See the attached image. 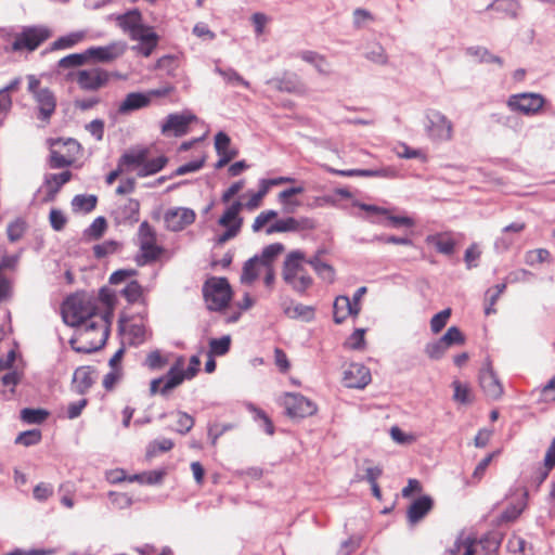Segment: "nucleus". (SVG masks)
Masks as SVG:
<instances>
[{
  "mask_svg": "<svg viewBox=\"0 0 555 555\" xmlns=\"http://www.w3.org/2000/svg\"><path fill=\"white\" fill-rule=\"evenodd\" d=\"M121 294L130 304L143 300V288L137 281L128 283Z\"/></svg>",
  "mask_w": 555,
  "mask_h": 555,
  "instance_id": "nucleus-46",
  "label": "nucleus"
},
{
  "mask_svg": "<svg viewBox=\"0 0 555 555\" xmlns=\"http://www.w3.org/2000/svg\"><path fill=\"white\" fill-rule=\"evenodd\" d=\"M169 364V357L159 350L151 351L145 359V365L152 371H159Z\"/></svg>",
  "mask_w": 555,
  "mask_h": 555,
  "instance_id": "nucleus-40",
  "label": "nucleus"
},
{
  "mask_svg": "<svg viewBox=\"0 0 555 555\" xmlns=\"http://www.w3.org/2000/svg\"><path fill=\"white\" fill-rule=\"evenodd\" d=\"M395 153L400 158H417L423 163H426L428 159L427 154L423 150L412 149L405 143H398L395 147Z\"/></svg>",
  "mask_w": 555,
  "mask_h": 555,
  "instance_id": "nucleus-37",
  "label": "nucleus"
},
{
  "mask_svg": "<svg viewBox=\"0 0 555 555\" xmlns=\"http://www.w3.org/2000/svg\"><path fill=\"white\" fill-rule=\"evenodd\" d=\"M113 76L114 74L96 66L72 72L67 75V79L76 81L82 91L95 92L105 88Z\"/></svg>",
  "mask_w": 555,
  "mask_h": 555,
  "instance_id": "nucleus-8",
  "label": "nucleus"
},
{
  "mask_svg": "<svg viewBox=\"0 0 555 555\" xmlns=\"http://www.w3.org/2000/svg\"><path fill=\"white\" fill-rule=\"evenodd\" d=\"M353 307L351 305V300L347 296H338L336 297L333 305V317L335 323L339 324L344 322L349 315L357 317L353 311Z\"/></svg>",
  "mask_w": 555,
  "mask_h": 555,
  "instance_id": "nucleus-30",
  "label": "nucleus"
},
{
  "mask_svg": "<svg viewBox=\"0 0 555 555\" xmlns=\"http://www.w3.org/2000/svg\"><path fill=\"white\" fill-rule=\"evenodd\" d=\"M25 229V222L20 219L9 223L7 228L8 238L11 242L18 241L24 235Z\"/></svg>",
  "mask_w": 555,
  "mask_h": 555,
  "instance_id": "nucleus-59",
  "label": "nucleus"
},
{
  "mask_svg": "<svg viewBox=\"0 0 555 555\" xmlns=\"http://www.w3.org/2000/svg\"><path fill=\"white\" fill-rule=\"evenodd\" d=\"M301 60L315 66L321 74L330 73V64L327 63L324 55H321L314 51H302L300 53Z\"/></svg>",
  "mask_w": 555,
  "mask_h": 555,
  "instance_id": "nucleus-36",
  "label": "nucleus"
},
{
  "mask_svg": "<svg viewBox=\"0 0 555 555\" xmlns=\"http://www.w3.org/2000/svg\"><path fill=\"white\" fill-rule=\"evenodd\" d=\"M193 34L204 40V41H210L216 38V34L209 29L208 25L205 23H197L193 27Z\"/></svg>",
  "mask_w": 555,
  "mask_h": 555,
  "instance_id": "nucleus-64",
  "label": "nucleus"
},
{
  "mask_svg": "<svg viewBox=\"0 0 555 555\" xmlns=\"http://www.w3.org/2000/svg\"><path fill=\"white\" fill-rule=\"evenodd\" d=\"M95 370L92 366H79L74 372L73 388L79 395H85L89 391L94 383L93 375Z\"/></svg>",
  "mask_w": 555,
  "mask_h": 555,
  "instance_id": "nucleus-26",
  "label": "nucleus"
},
{
  "mask_svg": "<svg viewBox=\"0 0 555 555\" xmlns=\"http://www.w3.org/2000/svg\"><path fill=\"white\" fill-rule=\"evenodd\" d=\"M436 249L443 255H451L454 251L455 242L450 237L438 235L434 237Z\"/></svg>",
  "mask_w": 555,
  "mask_h": 555,
  "instance_id": "nucleus-62",
  "label": "nucleus"
},
{
  "mask_svg": "<svg viewBox=\"0 0 555 555\" xmlns=\"http://www.w3.org/2000/svg\"><path fill=\"white\" fill-rule=\"evenodd\" d=\"M150 105V95L142 92H130L119 103L117 112L120 115H127L131 112L147 107Z\"/></svg>",
  "mask_w": 555,
  "mask_h": 555,
  "instance_id": "nucleus-25",
  "label": "nucleus"
},
{
  "mask_svg": "<svg viewBox=\"0 0 555 555\" xmlns=\"http://www.w3.org/2000/svg\"><path fill=\"white\" fill-rule=\"evenodd\" d=\"M452 387L454 389L453 399L456 402L462 404H468L473 402L472 390L467 384H463L460 380H454L452 383Z\"/></svg>",
  "mask_w": 555,
  "mask_h": 555,
  "instance_id": "nucleus-41",
  "label": "nucleus"
},
{
  "mask_svg": "<svg viewBox=\"0 0 555 555\" xmlns=\"http://www.w3.org/2000/svg\"><path fill=\"white\" fill-rule=\"evenodd\" d=\"M308 260L304 251L296 249L289 251L283 262L282 278L284 282L300 294L313 284V279L307 270Z\"/></svg>",
  "mask_w": 555,
  "mask_h": 555,
  "instance_id": "nucleus-4",
  "label": "nucleus"
},
{
  "mask_svg": "<svg viewBox=\"0 0 555 555\" xmlns=\"http://www.w3.org/2000/svg\"><path fill=\"white\" fill-rule=\"evenodd\" d=\"M88 62L87 50L83 53H73L59 61L60 68L80 67Z\"/></svg>",
  "mask_w": 555,
  "mask_h": 555,
  "instance_id": "nucleus-43",
  "label": "nucleus"
},
{
  "mask_svg": "<svg viewBox=\"0 0 555 555\" xmlns=\"http://www.w3.org/2000/svg\"><path fill=\"white\" fill-rule=\"evenodd\" d=\"M138 241L141 256L145 262L155 261L164 251L163 247L157 244L156 231L147 221L140 224Z\"/></svg>",
  "mask_w": 555,
  "mask_h": 555,
  "instance_id": "nucleus-13",
  "label": "nucleus"
},
{
  "mask_svg": "<svg viewBox=\"0 0 555 555\" xmlns=\"http://www.w3.org/2000/svg\"><path fill=\"white\" fill-rule=\"evenodd\" d=\"M545 103V99L539 93H519L513 94L507 101V105L513 109L525 115L538 114Z\"/></svg>",
  "mask_w": 555,
  "mask_h": 555,
  "instance_id": "nucleus-14",
  "label": "nucleus"
},
{
  "mask_svg": "<svg viewBox=\"0 0 555 555\" xmlns=\"http://www.w3.org/2000/svg\"><path fill=\"white\" fill-rule=\"evenodd\" d=\"M441 341L447 346L463 345L465 344V336L459 327L451 326L441 337Z\"/></svg>",
  "mask_w": 555,
  "mask_h": 555,
  "instance_id": "nucleus-54",
  "label": "nucleus"
},
{
  "mask_svg": "<svg viewBox=\"0 0 555 555\" xmlns=\"http://www.w3.org/2000/svg\"><path fill=\"white\" fill-rule=\"evenodd\" d=\"M99 314L98 300L85 292L68 296L62 305V318L70 326H81Z\"/></svg>",
  "mask_w": 555,
  "mask_h": 555,
  "instance_id": "nucleus-3",
  "label": "nucleus"
},
{
  "mask_svg": "<svg viewBox=\"0 0 555 555\" xmlns=\"http://www.w3.org/2000/svg\"><path fill=\"white\" fill-rule=\"evenodd\" d=\"M50 145L49 166L53 169L72 166L82 150L80 143L72 138L51 140Z\"/></svg>",
  "mask_w": 555,
  "mask_h": 555,
  "instance_id": "nucleus-6",
  "label": "nucleus"
},
{
  "mask_svg": "<svg viewBox=\"0 0 555 555\" xmlns=\"http://www.w3.org/2000/svg\"><path fill=\"white\" fill-rule=\"evenodd\" d=\"M304 192V188L296 186L286 189L279 193V202L285 207L286 211L293 212L295 208L300 206V202L297 199H294L293 197L297 194H301Z\"/></svg>",
  "mask_w": 555,
  "mask_h": 555,
  "instance_id": "nucleus-34",
  "label": "nucleus"
},
{
  "mask_svg": "<svg viewBox=\"0 0 555 555\" xmlns=\"http://www.w3.org/2000/svg\"><path fill=\"white\" fill-rule=\"evenodd\" d=\"M49 220L52 229L55 231H62L67 223V218L65 217L63 211L56 208L51 209Z\"/></svg>",
  "mask_w": 555,
  "mask_h": 555,
  "instance_id": "nucleus-63",
  "label": "nucleus"
},
{
  "mask_svg": "<svg viewBox=\"0 0 555 555\" xmlns=\"http://www.w3.org/2000/svg\"><path fill=\"white\" fill-rule=\"evenodd\" d=\"M72 172L66 170L61 173H51L48 175L44 179V184L48 190V196L46 201H53L55 195L59 193L61 188L70 181Z\"/></svg>",
  "mask_w": 555,
  "mask_h": 555,
  "instance_id": "nucleus-29",
  "label": "nucleus"
},
{
  "mask_svg": "<svg viewBox=\"0 0 555 555\" xmlns=\"http://www.w3.org/2000/svg\"><path fill=\"white\" fill-rule=\"evenodd\" d=\"M166 163L167 158L164 156L149 159L146 150H131L122 154L118 160L125 173L135 171L139 177L157 173L165 167Z\"/></svg>",
  "mask_w": 555,
  "mask_h": 555,
  "instance_id": "nucleus-5",
  "label": "nucleus"
},
{
  "mask_svg": "<svg viewBox=\"0 0 555 555\" xmlns=\"http://www.w3.org/2000/svg\"><path fill=\"white\" fill-rule=\"evenodd\" d=\"M106 229H107L106 219L104 217H98L92 221V223L88 228L87 235L90 238L99 240L100 237H102V235L104 234Z\"/></svg>",
  "mask_w": 555,
  "mask_h": 555,
  "instance_id": "nucleus-57",
  "label": "nucleus"
},
{
  "mask_svg": "<svg viewBox=\"0 0 555 555\" xmlns=\"http://www.w3.org/2000/svg\"><path fill=\"white\" fill-rule=\"evenodd\" d=\"M370 370L360 363H350L344 371L343 380L348 388L362 389L371 382Z\"/></svg>",
  "mask_w": 555,
  "mask_h": 555,
  "instance_id": "nucleus-17",
  "label": "nucleus"
},
{
  "mask_svg": "<svg viewBox=\"0 0 555 555\" xmlns=\"http://www.w3.org/2000/svg\"><path fill=\"white\" fill-rule=\"evenodd\" d=\"M79 327L80 336L89 347H104L111 328V320L107 314L95 315L91 322H87Z\"/></svg>",
  "mask_w": 555,
  "mask_h": 555,
  "instance_id": "nucleus-10",
  "label": "nucleus"
},
{
  "mask_svg": "<svg viewBox=\"0 0 555 555\" xmlns=\"http://www.w3.org/2000/svg\"><path fill=\"white\" fill-rule=\"evenodd\" d=\"M294 179L289 177H279L273 179H262L259 182V190L256 192L261 198H264L270 189L275 185L293 182Z\"/></svg>",
  "mask_w": 555,
  "mask_h": 555,
  "instance_id": "nucleus-47",
  "label": "nucleus"
},
{
  "mask_svg": "<svg viewBox=\"0 0 555 555\" xmlns=\"http://www.w3.org/2000/svg\"><path fill=\"white\" fill-rule=\"evenodd\" d=\"M52 29L47 25L23 26L16 31L7 33L3 51L10 54H30L52 37Z\"/></svg>",
  "mask_w": 555,
  "mask_h": 555,
  "instance_id": "nucleus-2",
  "label": "nucleus"
},
{
  "mask_svg": "<svg viewBox=\"0 0 555 555\" xmlns=\"http://www.w3.org/2000/svg\"><path fill=\"white\" fill-rule=\"evenodd\" d=\"M143 17L140 11L131 10L117 17L118 26L129 35L130 39L140 30H144Z\"/></svg>",
  "mask_w": 555,
  "mask_h": 555,
  "instance_id": "nucleus-24",
  "label": "nucleus"
},
{
  "mask_svg": "<svg viewBox=\"0 0 555 555\" xmlns=\"http://www.w3.org/2000/svg\"><path fill=\"white\" fill-rule=\"evenodd\" d=\"M195 119L193 115L170 114L162 126L164 134L173 133L181 137L189 131L190 124Z\"/></svg>",
  "mask_w": 555,
  "mask_h": 555,
  "instance_id": "nucleus-22",
  "label": "nucleus"
},
{
  "mask_svg": "<svg viewBox=\"0 0 555 555\" xmlns=\"http://www.w3.org/2000/svg\"><path fill=\"white\" fill-rule=\"evenodd\" d=\"M96 300L98 302L101 301L104 305V310L101 312L99 311V314H107V318L111 320L116 304L115 294L107 288H102Z\"/></svg>",
  "mask_w": 555,
  "mask_h": 555,
  "instance_id": "nucleus-42",
  "label": "nucleus"
},
{
  "mask_svg": "<svg viewBox=\"0 0 555 555\" xmlns=\"http://www.w3.org/2000/svg\"><path fill=\"white\" fill-rule=\"evenodd\" d=\"M201 363L199 356H192L189 360L182 356L178 357L165 376L151 380V395L160 393L162 396H167L185 380L193 379L199 372Z\"/></svg>",
  "mask_w": 555,
  "mask_h": 555,
  "instance_id": "nucleus-1",
  "label": "nucleus"
},
{
  "mask_svg": "<svg viewBox=\"0 0 555 555\" xmlns=\"http://www.w3.org/2000/svg\"><path fill=\"white\" fill-rule=\"evenodd\" d=\"M116 219L119 223L133 224L139 221L140 203L137 199L129 198L115 210Z\"/></svg>",
  "mask_w": 555,
  "mask_h": 555,
  "instance_id": "nucleus-28",
  "label": "nucleus"
},
{
  "mask_svg": "<svg viewBox=\"0 0 555 555\" xmlns=\"http://www.w3.org/2000/svg\"><path fill=\"white\" fill-rule=\"evenodd\" d=\"M173 441L168 438L152 441L146 449V456L154 457L159 453L168 452L173 448Z\"/></svg>",
  "mask_w": 555,
  "mask_h": 555,
  "instance_id": "nucleus-45",
  "label": "nucleus"
},
{
  "mask_svg": "<svg viewBox=\"0 0 555 555\" xmlns=\"http://www.w3.org/2000/svg\"><path fill=\"white\" fill-rule=\"evenodd\" d=\"M126 51V44L122 42H113L104 47H92L87 49L88 60L93 59L96 62L108 63L119 56Z\"/></svg>",
  "mask_w": 555,
  "mask_h": 555,
  "instance_id": "nucleus-21",
  "label": "nucleus"
},
{
  "mask_svg": "<svg viewBox=\"0 0 555 555\" xmlns=\"http://www.w3.org/2000/svg\"><path fill=\"white\" fill-rule=\"evenodd\" d=\"M499 454H500V450L493 451V452L489 453L485 459H482L477 464V466L475 467V469H474V472L472 474V478H470V483L472 485H477V483H479L482 480V478H483V476H485V474L487 472V468L489 467L490 463Z\"/></svg>",
  "mask_w": 555,
  "mask_h": 555,
  "instance_id": "nucleus-38",
  "label": "nucleus"
},
{
  "mask_svg": "<svg viewBox=\"0 0 555 555\" xmlns=\"http://www.w3.org/2000/svg\"><path fill=\"white\" fill-rule=\"evenodd\" d=\"M27 90L33 95L38 109V118L48 121L56 108V96L52 90L41 86V81L35 75L27 76Z\"/></svg>",
  "mask_w": 555,
  "mask_h": 555,
  "instance_id": "nucleus-9",
  "label": "nucleus"
},
{
  "mask_svg": "<svg viewBox=\"0 0 555 555\" xmlns=\"http://www.w3.org/2000/svg\"><path fill=\"white\" fill-rule=\"evenodd\" d=\"M322 251H318L317 255L311 257L308 262L309 266L313 268L315 273L325 282L333 283L335 280V269L326 263L323 262L320 258V254Z\"/></svg>",
  "mask_w": 555,
  "mask_h": 555,
  "instance_id": "nucleus-31",
  "label": "nucleus"
},
{
  "mask_svg": "<svg viewBox=\"0 0 555 555\" xmlns=\"http://www.w3.org/2000/svg\"><path fill=\"white\" fill-rule=\"evenodd\" d=\"M242 209L243 203L235 201L230 206H228L223 214L220 216L218 224L224 228L225 231L220 235L218 240L219 243H225L234 238L241 232L244 223V219L240 215Z\"/></svg>",
  "mask_w": 555,
  "mask_h": 555,
  "instance_id": "nucleus-11",
  "label": "nucleus"
},
{
  "mask_svg": "<svg viewBox=\"0 0 555 555\" xmlns=\"http://www.w3.org/2000/svg\"><path fill=\"white\" fill-rule=\"evenodd\" d=\"M261 268H263V264L258 257L247 260L243 267L241 282L244 284L253 283L258 278Z\"/></svg>",
  "mask_w": 555,
  "mask_h": 555,
  "instance_id": "nucleus-33",
  "label": "nucleus"
},
{
  "mask_svg": "<svg viewBox=\"0 0 555 555\" xmlns=\"http://www.w3.org/2000/svg\"><path fill=\"white\" fill-rule=\"evenodd\" d=\"M481 256V250L478 246V244L473 243L468 246V248L465 250L464 255V261L466 263L467 269H472L477 267V261L479 260Z\"/></svg>",
  "mask_w": 555,
  "mask_h": 555,
  "instance_id": "nucleus-60",
  "label": "nucleus"
},
{
  "mask_svg": "<svg viewBox=\"0 0 555 555\" xmlns=\"http://www.w3.org/2000/svg\"><path fill=\"white\" fill-rule=\"evenodd\" d=\"M15 350L11 349L5 359H0V374L2 385L5 387L14 388L21 380V373L13 369V363L15 361Z\"/></svg>",
  "mask_w": 555,
  "mask_h": 555,
  "instance_id": "nucleus-23",
  "label": "nucleus"
},
{
  "mask_svg": "<svg viewBox=\"0 0 555 555\" xmlns=\"http://www.w3.org/2000/svg\"><path fill=\"white\" fill-rule=\"evenodd\" d=\"M479 383L482 391L488 398L496 400L502 397L503 386L494 374L489 362L480 371Z\"/></svg>",
  "mask_w": 555,
  "mask_h": 555,
  "instance_id": "nucleus-20",
  "label": "nucleus"
},
{
  "mask_svg": "<svg viewBox=\"0 0 555 555\" xmlns=\"http://www.w3.org/2000/svg\"><path fill=\"white\" fill-rule=\"evenodd\" d=\"M131 40L138 41V44L133 46L132 50L139 55L149 57L156 49L159 36L154 31L153 27L145 26L144 30H140Z\"/></svg>",
  "mask_w": 555,
  "mask_h": 555,
  "instance_id": "nucleus-19",
  "label": "nucleus"
},
{
  "mask_svg": "<svg viewBox=\"0 0 555 555\" xmlns=\"http://www.w3.org/2000/svg\"><path fill=\"white\" fill-rule=\"evenodd\" d=\"M49 413L41 409H23L21 411V418L28 424H40L47 417Z\"/></svg>",
  "mask_w": 555,
  "mask_h": 555,
  "instance_id": "nucleus-48",
  "label": "nucleus"
},
{
  "mask_svg": "<svg viewBox=\"0 0 555 555\" xmlns=\"http://www.w3.org/2000/svg\"><path fill=\"white\" fill-rule=\"evenodd\" d=\"M120 247V244L116 241H105L101 244L93 246V254L96 258H103L108 255L115 254Z\"/></svg>",
  "mask_w": 555,
  "mask_h": 555,
  "instance_id": "nucleus-53",
  "label": "nucleus"
},
{
  "mask_svg": "<svg viewBox=\"0 0 555 555\" xmlns=\"http://www.w3.org/2000/svg\"><path fill=\"white\" fill-rule=\"evenodd\" d=\"M551 254L547 249L538 248L526 253L525 261L528 266H537L550 261Z\"/></svg>",
  "mask_w": 555,
  "mask_h": 555,
  "instance_id": "nucleus-50",
  "label": "nucleus"
},
{
  "mask_svg": "<svg viewBox=\"0 0 555 555\" xmlns=\"http://www.w3.org/2000/svg\"><path fill=\"white\" fill-rule=\"evenodd\" d=\"M427 119V130L430 137L440 141H449L452 139V122L443 114L438 111H429Z\"/></svg>",
  "mask_w": 555,
  "mask_h": 555,
  "instance_id": "nucleus-16",
  "label": "nucleus"
},
{
  "mask_svg": "<svg viewBox=\"0 0 555 555\" xmlns=\"http://www.w3.org/2000/svg\"><path fill=\"white\" fill-rule=\"evenodd\" d=\"M215 147L218 155L225 156L229 153H236L235 149L231 147V139L224 132H218L215 137Z\"/></svg>",
  "mask_w": 555,
  "mask_h": 555,
  "instance_id": "nucleus-52",
  "label": "nucleus"
},
{
  "mask_svg": "<svg viewBox=\"0 0 555 555\" xmlns=\"http://www.w3.org/2000/svg\"><path fill=\"white\" fill-rule=\"evenodd\" d=\"M203 295L209 310L220 311L229 305L232 288L225 278L212 276L205 282Z\"/></svg>",
  "mask_w": 555,
  "mask_h": 555,
  "instance_id": "nucleus-7",
  "label": "nucleus"
},
{
  "mask_svg": "<svg viewBox=\"0 0 555 555\" xmlns=\"http://www.w3.org/2000/svg\"><path fill=\"white\" fill-rule=\"evenodd\" d=\"M281 404L291 418L312 416L318 411V405L312 400L297 392H285L281 398Z\"/></svg>",
  "mask_w": 555,
  "mask_h": 555,
  "instance_id": "nucleus-12",
  "label": "nucleus"
},
{
  "mask_svg": "<svg viewBox=\"0 0 555 555\" xmlns=\"http://www.w3.org/2000/svg\"><path fill=\"white\" fill-rule=\"evenodd\" d=\"M216 73H218L223 79L225 82L228 83H236V85H241L243 87H245L246 89H249L250 88V83L245 80L235 69L233 68H227V69H223V68H220V67H216Z\"/></svg>",
  "mask_w": 555,
  "mask_h": 555,
  "instance_id": "nucleus-44",
  "label": "nucleus"
},
{
  "mask_svg": "<svg viewBox=\"0 0 555 555\" xmlns=\"http://www.w3.org/2000/svg\"><path fill=\"white\" fill-rule=\"evenodd\" d=\"M434 501L428 495L416 499L408 509V520L415 525L422 520L433 508Z\"/></svg>",
  "mask_w": 555,
  "mask_h": 555,
  "instance_id": "nucleus-27",
  "label": "nucleus"
},
{
  "mask_svg": "<svg viewBox=\"0 0 555 555\" xmlns=\"http://www.w3.org/2000/svg\"><path fill=\"white\" fill-rule=\"evenodd\" d=\"M177 433L181 435L188 434L194 426L195 420L186 412L179 411L177 414Z\"/></svg>",
  "mask_w": 555,
  "mask_h": 555,
  "instance_id": "nucleus-55",
  "label": "nucleus"
},
{
  "mask_svg": "<svg viewBox=\"0 0 555 555\" xmlns=\"http://www.w3.org/2000/svg\"><path fill=\"white\" fill-rule=\"evenodd\" d=\"M285 247L282 243H273L266 246L262 250L261 258H259L263 267H271V261L284 251Z\"/></svg>",
  "mask_w": 555,
  "mask_h": 555,
  "instance_id": "nucleus-51",
  "label": "nucleus"
},
{
  "mask_svg": "<svg viewBox=\"0 0 555 555\" xmlns=\"http://www.w3.org/2000/svg\"><path fill=\"white\" fill-rule=\"evenodd\" d=\"M41 440V433L37 429L27 430L24 433H21L16 439L15 443L22 444L25 447L35 446L39 443Z\"/></svg>",
  "mask_w": 555,
  "mask_h": 555,
  "instance_id": "nucleus-56",
  "label": "nucleus"
},
{
  "mask_svg": "<svg viewBox=\"0 0 555 555\" xmlns=\"http://www.w3.org/2000/svg\"><path fill=\"white\" fill-rule=\"evenodd\" d=\"M98 203L95 195H76L72 201L73 210L76 212H91Z\"/></svg>",
  "mask_w": 555,
  "mask_h": 555,
  "instance_id": "nucleus-35",
  "label": "nucleus"
},
{
  "mask_svg": "<svg viewBox=\"0 0 555 555\" xmlns=\"http://www.w3.org/2000/svg\"><path fill=\"white\" fill-rule=\"evenodd\" d=\"M274 82L275 88L282 92L294 94H304L306 92L304 83L295 75L282 77L276 79Z\"/></svg>",
  "mask_w": 555,
  "mask_h": 555,
  "instance_id": "nucleus-32",
  "label": "nucleus"
},
{
  "mask_svg": "<svg viewBox=\"0 0 555 555\" xmlns=\"http://www.w3.org/2000/svg\"><path fill=\"white\" fill-rule=\"evenodd\" d=\"M315 228L314 220L310 218L295 219L293 217H288L285 219L276 220L271 223L267 229V234L273 233H284V232H295L301 230H312Z\"/></svg>",
  "mask_w": 555,
  "mask_h": 555,
  "instance_id": "nucleus-18",
  "label": "nucleus"
},
{
  "mask_svg": "<svg viewBox=\"0 0 555 555\" xmlns=\"http://www.w3.org/2000/svg\"><path fill=\"white\" fill-rule=\"evenodd\" d=\"M555 467V438L552 440L546 454L544 457V470L541 475V481H543Z\"/></svg>",
  "mask_w": 555,
  "mask_h": 555,
  "instance_id": "nucleus-61",
  "label": "nucleus"
},
{
  "mask_svg": "<svg viewBox=\"0 0 555 555\" xmlns=\"http://www.w3.org/2000/svg\"><path fill=\"white\" fill-rule=\"evenodd\" d=\"M451 317V309L447 308L437 314H435L430 320V328L437 334L439 333L448 323V320Z\"/></svg>",
  "mask_w": 555,
  "mask_h": 555,
  "instance_id": "nucleus-58",
  "label": "nucleus"
},
{
  "mask_svg": "<svg viewBox=\"0 0 555 555\" xmlns=\"http://www.w3.org/2000/svg\"><path fill=\"white\" fill-rule=\"evenodd\" d=\"M278 212L275 210L269 209L261 211L255 219L251 224L253 232L257 233L264 229L271 221L276 219Z\"/></svg>",
  "mask_w": 555,
  "mask_h": 555,
  "instance_id": "nucleus-49",
  "label": "nucleus"
},
{
  "mask_svg": "<svg viewBox=\"0 0 555 555\" xmlns=\"http://www.w3.org/2000/svg\"><path fill=\"white\" fill-rule=\"evenodd\" d=\"M82 39H83L82 33H72L66 36L60 37L54 42H52L50 50L56 51V50L69 49V48H73L74 46H76Z\"/></svg>",
  "mask_w": 555,
  "mask_h": 555,
  "instance_id": "nucleus-39",
  "label": "nucleus"
},
{
  "mask_svg": "<svg viewBox=\"0 0 555 555\" xmlns=\"http://www.w3.org/2000/svg\"><path fill=\"white\" fill-rule=\"evenodd\" d=\"M196 214L193 209L186 207L169 208L164 214V223L167 230L180 232L194 223Z\"/></svg>",
  "mask_w": 555,
  "mask_h": 555,
  "instance_id": "nucleus-15",
  "label": "nucleus"
}]
</instances>
